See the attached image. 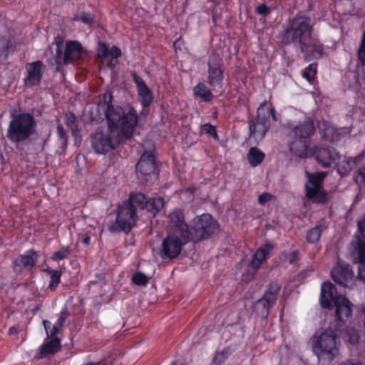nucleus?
Here are the masks:
<instances>
[{"label": "nucleus", "instance_id": "obj_38", "mask_svg": "<svg viewBox=\"0 0 365 365\" xmlns=\"http://www.w3.org/2000/svg\"><path fill=\"white\" fill-rule=\"evenodd\" d=\"M230 354L229 348H225L221 351H217L214 356L213 362L215 365H222L227 359Z\"/></svg>", "mask_w": 365, "mask_h": 365}, {"label": "nucleus", "instance_id": "obj_8", "mask_svg": "<svg viewBox=\"0 0 365 365\" xmlns=\"http://www.w3.org/2000/svg\"><path fill=\"white\" fill-rule=\"evenodd\" d=\"M143 146L147 147L148 149H145L135 168L138 178L148 183L153 179L158 178L159 168L156 162L154 143L150 140H148L144 143Z\"/></svg>", "mask_w": 365, "mask_h": 365}, {"label": "nucleus", "instance_id": "obj_37", "mask_svg": "<svg viewBox=\"0 0 365 365\" xmlns=\"http://www.w3.org/2000/svg\"><path fill=\"white\" fill-rule=\"evenodd\" d=\"M200 131L201 133H206L210 135L214 140L218 141L220 138L216 130V127L210 123H205L200 125Z\"/></svg>", "mask_w": 365, "mask_h": 365}, {"label": "nucleus", "instance_id": "obj_23", "mask_svg": "<svg viewBox=\"0 0 365 365\" xmlns=\"http://www.w3.org/2000/svg\"><path fill=\"white\" fill-rule=\"evenodd\" d=\"M365 157V151L361 152L354 158H348L336 164V170L341 177L346 176Z\"/></svg>", "mask_w": 365, "mask_h": 365}, {"label": "nucleus", "instance_id": "obj_36", "mask_svg": "<svg viewBox=\"0 0 365 365\" xmlns=\"http://www.w3.org/2000/svg\"><path fill=\"white\" fill-rule=\"evenodd\" d=\"M70 254V247L68 246H63L58 251L54 252L51 258L53 261L63 260L68 258Z\"/></svg>", "mask_w": 365, "mask_h": 365}, {"label": "nucleus", "instance_id": "obj_55", "mask_svg": "<svg viewBox=\"0 0 365 365\" xmlns=\"http://www.w3.org/2000/svg\"><path fill=\"white\" fill-rule=\"evenodd\" d=\"M63 61H56V72H61L63 71Z\"/></svg>", "mask_w": 365, "mask_h": 365}, {"label": "nucleus", "instance_id": "obj_4", "mask_svg": "<svg viewBox=\"0 0 365 365\" xmlns=\"http://www.w3.org/2000/svg\"><path fill=\"white\" fill-rule=\"evenodd\" d=\"M120 123H118V127L115 129H110L108 126L107 130L102 127L96 128L91 136V147L96 153L106 155L115 149L121 141L132 138L136 128L132 129L130 135H125L121 133Z\"/></svg>", "mask_w": 365, "mask_h": 365}, {"label": "nucleus", "instance_id": "obj_26", "mask_svg": "<svg viewBox=\"0 0 365 365\" xmlns=\"http://www.w3.org/2000/svg\"><path fill=\"white\" fill-rule=\"evenodd\" d=\"M51 339L44 342L41 346L39 356L41 358L46 357L48 355L53 354L61 349V341L56 337H51Z\"/></svg>", "mask_w": 365, "mask_h": 365}, {"label": "nucleus", "instance_id": "obj_58", "mask_svg": "<svg viewBox=\"0 0 365 365\" xmlns=\"http://www.w3.org/2000/svg\"><path fill=\"white\" fill-rule=\"evenodd\" d=\"M40 307H41V304H36L35 307L31 310L33 314H35L36 313V312L40 309Z\"/></svg>", "mask_w": 365, "mask_h": 365}, {"label": "nucleus", "instance_id": "obj_51", "mask_svg": "<svg viewBox=\"0 0 365 365\" xmlns=\"http://www.w3.org/2000/svg\"><path fill=\"white\" fill-rule=\"evenodd\" d=\"M299 252L298 250H293L290 254V257L289 258V263L290 264H294L299 259Z\"/></svg>", "mask_w": 365, "mask_h": 365}, {"label": "nucleus", "instance_id": "obj_50", "mask_svg": "<svg viewBox=\"0 0 365 365\" xmlns=\"http://www.w3.org/2000/svg\"><path fill=\"white\" fill-rule=\"evenodd\" d=\"M357 278L365 282V263H359Z\"/></svg>", "mask_w": 365, "mask_h": 365}, {"label": "nucleus", "instance_id": "obj_2", "mask_svg": "<svg viewBox=\"0 0 365 365\" xmlns=\"http://www.w3.org/2000/svg\"><path fill=\"white\" fill-rule=\"evenodd\" d=\"M146 202L143 193L130 192L128 200L118 206L115 222L108 225V231L113 234L120 232L128 233L138 220L137 212L145 209Z\"/></svg>", "mask_w": 365, "mask_h": 365}, {"label": "nucleus", "instance_id": "obj_14", "mask_svg": "<svg viewBox=\"0 0 365 365\" xmlns=\"http://www.w3.org/2000/svg\"><path fill=\"white\" fill-rule=\"evenodd\" d=\"M224 79V63L220 55L212 53L207 61V83L215 88L222 86Z\"/></svg>", "mask_w": 365, "mask_h": 365}, {"label": "nucleus", "instance_id": "obj_24", "mask_svg": "<svg viewBox=\"0 0 365 365\" xmlns=\"http://www.w3.org/2000/svg\"><path fill=\"white\" fill-rule=\"evenodd\" d=\"M309 140H302L295 138L289 143V149L290 153L299 158H306L308 155Z\"/></svg>", "mask_w": 365, "mask_h": 365}, {"label": "nucleus", "instance_id": "obj_41", "mask_svg": "<svg viewBox=\"0 0 365 365\" xmlns=\"http://www.w3.org/2000/svg\"><path fill=\"white\" fill-rule=\"evenodd\" d=\"M73 20L79 21L85 24L91 26L94 21V18L93 16L90 13L82 12L81 14L76 15L73 17Z\"/></svg>", "mask_w": 365, "mask_h": 365}, {"label": "nucleus", "instance_id": "obj_16", "mask_svg": "<svg viewBox=\"0 0 365 365\" xmlns=\"http://www.w3.org/2000/svg\"><path fill=\"white\" fill-rule=\"evenodd\" d=\"M45 66L41 61H36L26 64V76L24 79V85L31 88L40 84L43 76Z\"/></svg>", "mask_w": 365, "mask_h": 365}, {"label": "nucleus", "instance_id": "obj_11", "mask_svg": "<svg viewBox=\"0 0 365 365\" xmlns=\"http://www.w3.org/2000/svg\"><path fill=\"white\" fill-rule=\"evenodd\" d=\"M192 229L197 240H206L219 232L220 225L210 214L204 213L192 220Z\"/></svg>", "mask_w": 365, "mask_h": 365}, {"label": "nucleus", "instance_id": "obj_17", "mask_svg": "<svg viewBox=\"0 0 365 365\" xmlns=\"http://www.w3.org/2000/svg\"><path fill=\"white\" fill-rule=\"evenodd\" d=\"M331 276L335 283L346 287L349 280L354 277V272L349 264L339 259L331 269Z\"/></svg>", "mask_w": 365, "mask_h": 365}, {"label": "nucleus", "instance_id": "obj_32", "mask_svg": "<svg viewBox=\"0 0 365 365\" xmlns=\"http://www.w3.org/2000/svg\"><path fill=\"white\" fill-rule=\"evenodd\" d=\"M165 200L162 197H151L147 200L145 209L153 214H157L164 206Z\"/></svg>", "mask_w": 365, "mask_h": 365}, {"label": "nucleus", "instance_id": "obj_13", "mask_svg": "<svg viewBox=\"0 0 365 365\" xmlns=\"http://www.w3.org/2000/svg\"><path fill=\"white\" fill-rule=\"evenodd\" d=\"M39 258L36 250L30 249L19 255L11 262L13 272L16 275L27 274L32 272Z\"/></svg>", "mask_w": 365, "mask_h": 365}, {"label": "nucleus", "instance_id": "obj_42", "mask_svg": "<svg viewBox=\"0 0 365 365\" xmlns=\"http://www.w3.org/2000/svg\"><path fill=\"white\" fill-rule=\"evenodd\" d=\"M57 134L58 139L61 141V145L63 149H66L68 143V135L63 126L61 124H58L56 127Z\"/></svg>", "mask_w": 365, "mask_h": 365}, {"label": "nucleus", "instance_id": "obj_29", "mask_svg": "<svg viewBox=\"0 0 365 365\" xmlns=\"http://www.w3.org/2000/svg\"><path fill=\"white\" fill-rule=\"evenodd\" d=\"M247 158L252 167H257L264 161L265 154L258 148L252 147L247 153Z\"/></svg>", "mask_w": 365, "mask_h": 365}, {"label": "nucleus", "instance_id": "obj_21", "mask_svg": "<svg viewBox=\"0 0 365 365\" xmlns=\"http://www.w3.org/2000/svg\"><path fill=\"white\" fill-rule=\"evenodd\" d=\"M83 53L82 44L76 40H70L66 43L63 52V63L65 66L73 64L81 59Z\"/></svg>", "mask_w": 365, "mask_h": 365}, {"label": "nucleus", "instance_id": "obj_9", "mask_svg": "<svg viewBox=\"0 0 365 365\" xmlns=\"http://www.w3.org/2000/svg\"><path fill=\"white\" fill-rule=\"evenodd\" d=\"M270 115L274 121H277L274 108L268 101L261 103L257 108V116L249 120V130L250 137L263 138L270 127Z\"/></svg>", "mask_w": 365, "mask_h": 365}, {"label": "nucleus", "instance_id": "obj_48", "mask_svg": "<svg viewBox=\"0 0 365 365\" xmlns=\"http://www.w3.org/2000/svg\"><path fill=\"white\" fill-rule=\"evenodd\" d=\"M273 195L269 192H263L259 195L258 197V203L261 205H264L267 202L272 200Z\"/></svg>", "mask_w": 365, "mask_h": 365}, {"label": "nucleus", "instance_id": "obj_52", "mask_svg": "<svg viewBox=\"0 0 365 365\" xmlns=\"http://www.w3.org/2000/svg\"><path fill=\"white\" fill-rule=\"evenodd\" d=\"M359 230L361 235L365 237V215L364 217L358 222Z\"/></svg>", "mask_w": 365, "mask_h": 365}, {"label": "nucleus", "instance_id": "obj_10", "mask_svg": "<svg viewBox=\"0 0 365 365\" xmlns=\"http://www.w3.org/2000/svg\"><path fill=\"white\" fill-rule=\"evenodd\" d=\"M317 339L313 344V351L319 358L331 361L339 354L335 331L326 329L319 336L315 334Z\"/></svg>", "mask_w": 365, "mask_h": 365}, {"label": "nucleus", "instance_id": "obj_46", "mask_svg": "<svg viewBox=\"0 0 365 365\" xmlns=\"http://www.w3.org/2000/svg\"><path fill=\"white\" fill-rule=\"evenodd\" d=\"M131 76L133 82L135 83L137 90L147 86V84L143 78L140 76L135 71L131 72Z\"/></svg>", "mask_w": 365, "mask_h": 365}, {"label": "nucleus", "instance_id": "obj_43", "mask_svg": "<svg viewBox=\"0 0 365 365\" xmlns=\"http://www.w3.org/2000/svg\"><path fill=\"white\" fill-rule=\"evenodd\" d=\"M65 317L61 316L56 323L53 325L52 329L50 330L49 337H54L60 331L62 326L65 322Z\"/></svg>", "mask_w": 365, "mask_h": 365}, {"label": "nucleus", "instance_id": "obj_3", "mask_svg": "<svg viewBox=\"0 0 365 365\" xmlns=\"http://www.w3.org/2000/svg\"><path fill=\"white\" fill-rule=\"evenodd\" d=\"M102 101L106 106L105 115L108 127L115 129L118 127V123L121 122V133L125 135H130L132 129L136 128L138 123L139 116L137 110L132 106L124 109L120 106L113 105L110 91L103 93Z\"/></svg>", "mask_w": 365, "mask_h": 365}, {"label": "nucleus", "instance_id": "obj_1", "mask_svg": "<svg viewBox=\"0 0 365 365\" xmlns=\"http://www.w3.org/2000/svg\"><path fill=\"white\" fill-rule=\"evenodd\" d=\"M313 24L310 16L298 14L289 19L279 32L277 38L283 46L294 44L302 53L309 50V41L312 38Z\"/></svg>", "mask_w": 365, "mask_h": 365}, {"label": "nucleus", "instance_id": "obj_57", "mask_svg": "<svg viewBox=\"0 0 365 365\" xmlns=\"http://www.w3.org/2000/svg\"><path fill=\"white\" fill-rule=\"evenodd\" d=\"M90 241H91V237L88 235L85 236L83 239H82V243L85 245H88L90 244Z\"/></svg>", "mask_w": 365, "mask_h": 365}, {"label": "nucleus", "instance_id": "obj_45", "mask_svg": "<svg viewBox=\"0 0 365 365\" xmlns=\"http://www.w3.org/2000/svg\"><path fill=\"white\" fill-rule=\"evenodd\" d=\"M355 179L357 182L365 185V162L356 172Z\"/></svg>", "mask_w": 365, "mask_h": 365}, {"label": "nucleus", "instance_id": "obj_30", "mask_svg": "<svg viewBox=\"0 0 365 365\" xmlns=\"http://www.w3.org/2000/svg\"><path fill=\"white\" fill-rule=\"evenodd\" d=\"M98 52L103 58L110 56L112 59H117L122 56V52L119 47L113 45L110 49H109L108 45L104 42L99 43Z\"/></svg>", "mask_w": 365, "mask_h": 365}, {"label": "nucleus", "instance_id": "obj_6", "mask_svg": "<svg viewBox=\"0 0 365 365\" xmlns=\"http://www.w3.org/2000/svg\"><path fill=\"white\" fill-rule=\"evenodd\" d=\"M36 122L31 113L12 114L7 130V138L14 144L28 140L36 130Z\"/></svg>", "mask_w": 365, "mask_h": 365}, {"label": "nucleus", "instance_id": "obj_15", "mask_svg": "<svg viewBox=\"0 0 365 365\" xmlns=\"http://www.w3.org/2000/svg\"><path fill=\"white\" fill-rule=\"evenodd\" d=\"M169 225L167 232L185 235L192 237V232L185 220V215L182 210L175 208L168 215Z\"/></svg>", "mask_w": 365, "mask_h": 365}, {"label": "nucleus", "instance_id": "obj_54", "mask_svg": "<svg viewBox=\"0 0 365 365\" xmlns=\"http://www.w3.org/2000/svg\"><path fill=\"white\" fill-rule=\"evenodd\" d=\"M43 327H44V329H45V331L46 332V334H47V337H49V335H50V331H48V328L50 327L51 326V322L48 320H43Z\"/></svg>", "mask_w": 365, "mask_h": 365}, {"label": "nucleus", "instance_id": "obj_60", "mask_svg": "<svg viewBox=\"0 0 365 365\" xmlns=\"http://www.w3.org/2000/svg\"><path fill=\"white\" fill-rule=\"evenodd\" d=\"M341 365H362L361 363H352V362H350V361H347V362H345Z\"/></svg>", "mask_w": 365, "mask_h": 365}, {"label": "nucleus", "instance_id": "obj_22", "mask_svg": "<svg viewBox=\"0 0 365 365\" xmlns=\"http://www.w3.org/2000/svg\"><path fill=\"white\" fill-rule=\"evenodd\" d=\"M315 127L314 122L310 118H306L299 122L298 125L292 128L294 137L302 140H309V138L314 133Z\"/></svg>", "mask_w": 365, "mask_h": 365}, {"label": "nucleus", "instance_id": "obj_64", "mask_svg": "<svg viewBox=\"0 0 365 365\" xmlns=\"http://www.w3.org/2000/svg\"><path fill=\"white\" fill-rule=\"evenodd\" d=\"M170 365H177L175 361H173Z\"/></svg>", "mask_w": 365, "mask_h": 365}, {"label": "nucleus", "instance_id": "obj_5", "mask_svg": "<svg viewBox=\"0 0 365 365\" xmlns=\"http://www.w3.org/2000/svg\"><path fill=\"white\" fill-rule=\"evenodd\" d=\"M336 288L330 282H325L322 284L320 294V304L323 308L332 309L336 307V319L340 322H345L352 315V304L344 296H335Z\"/></svg>", "mask_w": 365, "mask_h": 365}, {"label": "nucleus", "instance_id": "obj_7", "mask_svg": "<svg viewBox=\"0 0 365 365\" xmlns=\"http://www.w3.org/2000/svg\"><path fill=\"white\" fill-rule=\"evenodd\" d=\"M327 174L324 171L317 173L306 171L305 175L307 181L304 185L305 196L312 202L325 205L329 201L331 197L323 187Z\"/></svg>", "mask_w": 365, "mask_h": 365}, {"label": "nucleus", "instance_id": "obj_19", "mask_svg": "<svg viewBox=\"0 0 365 365\" xmlns=\"http://www.w3.org/2000/svg\"><path fill=\"white\" fill-rule=\"evenodd\" d=\"M274 247L271 244H265L257 250L252 260L248 264L247 272L252 278L261 267L262 262L269 257Z\"/></svg>", "mask_w": 365, "mask_h": 365}, {"label": "nucleus", "instance_id": "obj_59", "mask_svg": "<svg viewBox=\"0 0 365 365\" xmlns=\"http://www.w3.org/2000/svg\"><path fill=\"white\" fill-rule=\"evenodd\" d=\"M107 66L108 67L110 68H115V63L113 62V59H111L110 61H109L107 63Z\"/></svg>", "mask_w": 365, "mask_h": 365}, {"label": "nucleus", "instance_id": "obj_25", "mask_svg": "<svg viewBox=\"0 0 365 365\" xmlns=\"http://www.w3.org/2000/svg\"><path fill=\"white\" fill-rule=\"evenodd\" d=\"M304 53V59L307 61H311L313 58L319 59L322 58L324 53L322 43L319 40L312 38L309 41V50Z\"/></svg>", "mask_w": 365, "mask_h": 365}, {"label": "nucleus", "instance_id": "obj_47", "mask_svg": "<svg viewBox=\"0 0 365 365\" xmlns=\"http://www.w3.org/2000/svg\"><path fill=\"white\" fill-rule=\"evenodd\" d=\"M255 11L259 15L267 16L271 13V9L265 4H261L256 7Z\"/></svg>", "mask_w": 365, "mask_h": 365}, {"label": "nucleus", "instance_id": "obj_35", "mask_svg": "<svg viewBox=\"0 0 365 365\" xmlns=\"http://www.w3.org/2000/svg\"><path fill=\"white\" fill-rule=\"evenodd\" d=\"M354 253L359 263H365V241L358 240Z\"/></svg>", "mask_w": 365, "mask_h": 365}, {"label": "nucleus", "instance_id": "obj_56", "mask_svg": "<svg viewBox=\"0 0 365 365\" xmlns=\"http://www.w3.org/2000/svg\"><path fill=\"white\" fill-rule=\"evenodd\" d=\"M55 43L56 48H63V38L60 36H58L55 38Z\"/></svg>", "mask_w": 365, "mask_h": 365}, {"label": "nucleus", "instance_id": "obj_27", "mask_svg": "<svg viewBox=\"0 0 365 365\" xmlns=\"http://www.w3.org/2000/svg\"><path fill=\"white\" fill-rule=\"evenodd\" d=\"M192 91L195 98L198 97L202 101L205 103L210 102L214 97L212 91L203 82H200L195 86Z\"/></svg>", "mask_w": 365, "mask_h": 365}, {"label": "nucleus", "instance_id": "obj_63", "mask_svg": "<svg viewBox=\"0 0 365 365\" xmlns=\"http://www.w3.org/2000/svg\"><path fill=\"white\" fill-rule=\"evenodd\" d=\"M179 41H180V38H179V39H177V40L174 42V46H175V48H176V46H179V43H178Z\"/></svg>", "mask_w": 365, "mask_h": 365}, {"label": "nucleus", "instance_id": "obj_44", "mask_svg": "<svg viewBox=\"0 0 365 365\" xmlns=\"http://www.w3.org/2000/svg\"><path fill=\"white\" fill-rule=\"evenodd\" d=\"M358 58L362 65H365V31L363 34L362 40L358 50Z\"/></svg>", "mask_w": 365, "mask_h": 365}, {"label": "nucleus", "instance_id": "obj_62", "mask_svg": "<svg viewBox=\"0 0 365 365\" xmlns=\"http://www.w3.org/2000/svg\"><path fill=\"white\" fill-rule=\"evenodd\" d=\"M179 41H180V38H179V39H177V40L174 42V46H175V48H176V46H179V43H178Z\"/></svg>", "mask_w": 365, "mask_h": 365}, {"label": "nucleus", "instance_id": "obj_53", "mask_svg": "<svg viewBox=\"0 0 365 365\" xmlns=\"http://www.w3.org/2000/svg\"><path fill=\"white\" fill-rule=\"evenodd\" d=\"M63 48H56V61H63Z\"/></svg>", "mask_w": 365, "mask_h": 365}, {"label": "nucleus", "instance_id": "obj_12", "mask_svg": "<svg viewBox=\"0 0 365 365\" xmlns=\"http://www.w3.org/2000/svg\"><path fill=\"white\" fill-rule=\"evenodd\" d=\"M191 238V237L167 232L166 237L162 242L160 257L164 260L175 259L180 254L183 246L187 245Z\"/></svg>", "mask_w": 365, "mask_h": 365}, {"label": "nucleus", "instance_id": "obj_20", "mask_svg": "<svg viewBox=\"0 0 365 365\" xmlns=\"http://www.w3.org/2000/svg\"><path fill=\"white\" fill-rule=\"evenodd\" d=\"M281 287L277 282L269 283L264 292L263 296L257 302V304H261L265 310V314L267 316L269 309L276 303Z\"/></svg>", "mask_w": 365, "mask_h": 365}, {"label": "nucleus", "instance_id": "obj_49", "mask_svg": "<svg viewBox=\"0 0 365 365\" xmlns=\"http://www.w3.org/2000/svg\"><path fill=\"white\" fill-rule=\"evenodd\" d=\"M66 125L73 131L77 129L78 125L76 122V116L73 113H70L66 118Z\"/></svg>", "mask_w": 365, "mask_h": 365}, {"label": "nucleus", "instance_id": "obj_18", "mask_svg": "<svg viewBox=\"0 0 365 365\" xmlns=\"http://www.w3.org/2000/svg\"><path fill=\"white\" fill-rule=\"evenodd\" d=\"M314 156L324 168H329L332 164H336L340 159L339 153L333 147H319L314 153Z\"/></svg>", "mask_w": 365, "mask_h": 365}, {"label": "nucleus", "instance_id": "obj_61", "mask_svg": "<svg viewBox=\"0 0 365 365\" xmlns=\"http://www.w3.org/2000/svg\"><path fill=\"white\" fill-rule=\"evenodd\" d=\"M148 108H145V110L143 108L142 111L140 112V114L143 115H145L146 116L147 114L148 113Z\"/></svg>", "mask_w": 365, "mask_h": 365}, {"label": "nucleus", "instance_id": "obj_40", "mask_svg": "<svg viewBox=\"0 0 365 365\" xmlns=\"http://www.w3.org/2000/svg\"><path fill=\"white\" fill-rule=\"evenodd\" d=\"M346 340L351 344H356L359 341L360 335L358 331L354 328H347L346 330Z\"/></svg>", "mask_w": 365, "mask_h": 365}, {"label": "nucleus", "instance_id": "obj_34", "mask_svg": "<svg viewBox=\"0 0 365 365\" xmlns=\"http://www.w3.org/2000/svg\"><path fill=\"white\" fill-rule=\"evenodd\" d=\"M317 64L312 63L307 66L302 71V76L309 83H312L316 78Z\"/></svg>", "mask_w": 365, "mask_h": 365}, {"label": "nucleus", "instance_id": "obj_39", "mask_svg": "<svg viewBox=\"0 0 365 365\" xmlns=\"http://www.w3.org/2000/svg\"><path fill=\"white\" fill-rule=\"evenodd\" d=\"M150 278L143 272H138L132 277L133 282L138 286H146Z\"/></svg>", "mask_w": 365, "mask_h": 365}, {"label": "nucleus", "instance_id": "obj_33", "mask_svg": "<svg viewBox=\"0 0 365 365\" xmlns=\"http://www.w3.org/2000/svg\"><path fill=\"white\" fill-rule=\"evenodd\" d=\"M48 272L51 274L48 288L51 291H55L61 282L62 272L57 269H49Z\"/></svg>", "mask_w": 365, "mask_h": 365}, {"label": "nucleus", "instance_id": "obj_28", "mask_svg": "<svg viewBox=\"0 0 365 365\" xmlns=\"http://www.w3.org/2000/svg\"><path fill=\"white\" fill-rule=\"evenodd\" d=\"M327 228L322 222H318L316 225L309 229L306 233V240L309 244L317 243L322 236L323 231Z\"/></svg>", "mask_w": 365, "mask_h": 365}, {"label": "nucleus", "instance_id": "obj_31", "mask_svg": "<svg viewBox=\"0 0 365 365\" xmlns=\"http://www.w3.org/2000/svg\"><path fill=\"white\" fill-rule=\"evenodd\" d=\"M138 100L145 110L149 108L150 103L153 100V93L150 88L147 86L137 90Z\"/></svg>", "mask_w": 365, "mask_h": 365}]
</instances>
